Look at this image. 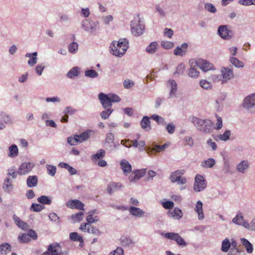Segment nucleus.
<instances>
[{
    "label": "nucleus",
    "instance_id": "f257e3e1",
    "mask_svg": "<svg viewBox=\"0 0 255 255\" xmlns=\"http://www.w3.org/2000/svg\"><path fill=\"white\" fill-rule=\"evenodd\" d=\"M189 120L198 130L205 133H210L213 130V123L210 120H203L192 116L189 118Z\"/></svg>",
    "mask_w": 255,
    "mask_h": 255
},
{
    "label": "nucleus",
    "instance_id": "f03ea898",
    "mask_svg": "<svg viewBox=\"0 0 255 255\" xmlns=\"http://www.w3.org/2000/svg\"><path fill=\"white\" fill-rule=\"evenodd\" d=\"M128 48V41L126 38L120 39L117 41H113L110 45L113 54L118 57H122Z\"/></svg>",
    "mask_w": 255,
    "mask_h": 255
},
{
    "label": "nucleus",
    "instance_id": "7ed1b4c3",
    "mask_svg": "<svg viewBox=\"0 0 255 255\" xmlns=\"http://www.w3.org/2000/svg\"><path fill=\"white\" fill-rule=\"evenodd\" d=\"M130 27L132 34L136 36L143 34L144 26L141 23L139 15L134 17L130 23Z\"/></svg>",
    "mask_w": 255,
    "mask_h": 255
},
{
    "label": "nucleus",
    "instance_id": "20e7f679",
    "mask_svg": "<svg viewBox=\"0 0 255 255\" xmlns=\"http://www.w3.org/2000/svg\"><path fill=\"white\" fill-rule=\"evenodd\" d=\"M82 28L86 32L96 35L99 30V22L91 20L89 19H85L81 22Z\"/></svg>",
    "mask_w": 255,
    "mask_h": 255
},
{
    "label": "nucleus",
    "instance_id": "39448f33",
    "mask_svg": "<svg viewBox=\"0 0 255 255\" xmlns=\"http://www.w3.org/2000/svg\"><path fill=\"white\" fill-rule=\"evenodd\" d=\"M243 107L247 112L255 113V93L247 96L244 100Z\"/></svg>",
    "mask_w": 255,
    "mask_h": 255
},
{
    "label": "nucleus",
    "instance_id": "423d86ee",
    "mask_svg": "<svg viewBox=\"0 0 255 255\" xmlns=\"http://www.w3.org/2000/svg\"><path fill=\"white\" fill-rule=\"evenodd\" d=\"M217 33L224 40H230L233 36L232 30L228 29L227 25L219 26L217 30Z\"/></svg>",
    "mask_w": 255,
    "mask_h": 255
},
{
    "label": "nucleus",
    "instance_id": "0eeeda50",
    "mask_svg": "<svg viewBox=\"0 0 255 255\" xmlns=\"http://www.w3.org/2000/svg\"><path fill=\"white\" fill-rule=\"evenodd\" d=\"M206 187L205 179L201 175L197 174L195 178L193 189L195 191L200 192Z\"/></svg>",
    "mask_w": 255,
    "mask_h": 255
},
{
    "label": "nucleus",
    "instance_id": "6e6552de",
    "mask_svg": "<svg viewBox=\"0 0 255 255\" xmlns=\"http://www.w3.org/2000/svg\"><path fill=\"white\" fill-rule=\"evenodd\" d=\"M222 84L227 83L234 77L233 69L231 67H222L221 70Z\"/></svg>",
    "mask_w": 255,
    "mask_h": 255
},
{
    "label": "nucleus",
    "instance_id": "1a4fd4ad",
    "mask_svg": "<svg viewBox=\"0 0 255 255\" xmlns=\"http://www.w3.org/2000/svg\"><path fill=\"white\" fill-rule=\"evenodd\" d=\"M164 237L166 239L175 241L179 246L185 247L187 245L184 239L177 233H167L164 234Z\"/></svg>",
    "mask_w": 255,
    "mask_h": 255
},
{
    "label": "nucleus",
    "instance_id": "9d476101",
    "mask_svg": "<svg viewBox=\"0 0 255 255\" xmlns=\"http://www.w3.org/2000/svg\"><path fill=\"white\" fill-rule=\"evenodd\" d=\"M195 65L204 72L214 70L213 64L206 60L200 59L195 61Z\"/></svg>",
    "mask_w": 255,
    "mask_h": 255
},
{
    "label": "nucleus",
    "instance_id": "9b49d317",
    "mask_svg": "<svg viewBox=\"0 0 255 255\" xmlns=\"http://www.w3.org/2000/svg\"><path fill=\"white\" fill-rule=\"evenodd\" d=\"M33 163L28 162H25L22 163L18 168L17 173L19 175H25L29 173L34 167Z\"/></svg>",
    "mask_w": 255,
    "mask_h": 255
},
{
    "label": "nucleus",
    "instance_id": "f8f14e48",
    "mask_svg": "<svg viewBox=\"0 0 255 255\" xmlns=\"http://www.w3.org/2000/svg\"><path fill=\"white\" fill-rule=\"evenodd\" d=\"M232 222L237 225L243 226L245 228H249V223L245 221L244 217L240 212L238 213L233 219Z\"/></svg>",
    "mask_w": 255,
    "mask_h": 255
},
{
    "label": "nucleus",
    "instance_id": "ddd939ff",
    "mask_svg": "<svg viewBox=\"0 0 255 255\" xmlns=\"http://www.w3.org/2000/svg\"><path fill=\"white\" fill-rule=\"evenodd\" d=\"M99 99L104 109L111 108L112 103L109 98V96L103 93H101L99 95Z\"/></svg>",
    "mask_w": 255,
    "mask_h": 255
},
{
    "label": "nucleus",
    "instance_id": "4468645a",
    "mask_svg": "<svg viewBox=\"0 0 255 255\" xmlns=\"http://www.w3.org/2000/svg\"><path fill=\"white\" fill-rule=\"evenodd\" d=\"M67 207L71 209H77L79 210H84V204L80 201L75 199L68 201L66 203Z\"/></svg>",
    "mask_w": 255,
    "mask_h": 255
},
{
    "label": "nucleus",
    "instance_id": "2eb2a0df",
    "mask_svg": "<svg viewBox=\"0 0 255 255\" xmlns=\"http://www.w3.org/2000/svg\"><path fill=\"white\" fill-rule=\"evenodd\" d=\"M121 167L125 175H127L131 172V165L129 162L126 159L121 160Z\"/></svg>",
    "mask_w": 255,
    "mask_h": 255
},
{
    "label": "nucleus",
    "instance_id": "dca6fc26",
    "mask_svg": "<svg viewBox=\"0 0 255 255\" xmlns=\"http://www.w3.org/2000/svg\"><path fill=\"white\" fill-rule=\"evenodd\" d=\"M188 44L187 43H183L181 44V46L177 47L174 50V54L176 56H183L186 54Z\"/></svg>",
    "mask_w": 255,
    "mask_h": 255
},
{
    "label": "nucleus",
    "instance_id": "f3484780",
    "mask_svg": "<svg viewBox=\"0 0 255 255\" xmlns=\"http://www.w3.org/2000/svg\"><path fill=\"white\" fill-rule=\"evenodd\" d=\"M190 68L188 71V76L191 78H197L199 77L200 72L197 70L195 62L190 61Z\"/></svg>",
    "mask_w": 255,
    "mask_h": 255
},
{
    "label": "nucleus",
    "instance_id": "a211bd4d",
    "mask_svg": "<svg viewBox=\"0 0 255 255\" xmlns=\"http://www.w3.org/2000/svg\"><path fill=\"white\" fill-rule=\"evenodd\" d=\"M168 86L170 88L169 93V98L173 99L176 96L177 93V84L173 80H170L167 83Z\"/></svg>",
    "mask_w": 255,
    "mask_h": 255
},
{
    "label": "nucleus",
    "instance_id": "6ab92c4d",
    "mask_svg": "<svg viewBox=\"0 0 255 255\" xmlns=\"http://www.w3.org/2000/svg\"><path fill=\"white\" fill-rule=\"evenodd\" d=\"M249 167V162L248 160H244L237 165L236 170L239 172L244 173L248 170Z\"/></svg>",
    "mask_w": 255,
    "mask_h": 255
},
{
    "label": "nucleus",
    "instance_id": "aec40b11",
    "mask_svg": "<svg viewBox=\"0 0 255 255\" xmlns=\"http://www.w3.org/2000/svg\"><path fill=\"white\" fill-rule=\"evenodd\" d=\"M128 211L130 215L137 218L143 217L145 213L142 209L133 206L130 207Z\"/></svg>",
    "mask_w": 255,
    "mask_h": 255
},
{
    "label": "nucleus",
    "instance_id": "412c9836",
    "mask_svg": "<svg viewBox=\"0 0 255 255\" xmlns=\"http://www.w3.org/2000/svg\"><path fill=\"white\" fill-rule=\"evenodd\" d=\"M167 214L169 217L173 218L176 220H179L183 217L182 210L177 207L175 208L173 211H168Z\"/></svg>",
    "mask_w": 255,
    "mask_h": 255
},
{
    "label": "nucleus",
    "instance_id": "4be33fe9",
    "mask_svg": "<svg viewBox=\"0 0 255 255\" xmlns=\"http://www.w3.org/2000/svg\"><path fill=\"white\" fill-rule=\"evenodd\" d=\"M122 185L120 182H110L108 185L107 191L110 194L122 188Z\"/></svg>",
    "mask_w": 255,
    "mask_h": 255
},
{
    "label": "nucleus",
    "instance_id": "5701e85b",
    "mask_svg": "<svg viewBox=\"0 0 255 255\" xmlns=\"http://www.w3.org/2000/svg\"><path fill=\"white\" fill-rule=\"evenodd\" d=\"M195 211L198 214V219L200 220H203L204 215L203 210V203L201 201H198L196 203Z\"/></svg>",
    "mask_w": 255,
    "mask_h": 255
},
{
    "label": "nucleus",
    "instance_id": "b1692460",
    "mask_svg": "<svg viewBox=\"0 0 255 255\" xmlns=\"http://www.w3.org/2000/svg\"><path fill=\"white\" fill-rule=\"evenodd\" d=\"M166 146V144H164L162 145H155L152 148L148 147L146 149H145V150L147 151L148 154H152L154 152H159L164 150Z\"/></svg>",
    "mask_w": 255,
    "mask_h": 255
},
{
    "label": "nucleus",
    "instance_id": "393cba45",
    "mask_svg": "<svg viewBox=\"0 0 255 255\" xmlns=\"http://www.w3.org/2000/svg\"><path fill=\"white\" fill-rule=\"evenodd\" d=\"M12 219L13 220L15 224L19 228L22 230H26L28 228L27 224L22 221L18 216L16 215H13L12 217Z\"/></svg>",
    "mask_w": 255,
    "mask_h": 255
},
{
    "label": "nucleus",
    "instance_id": "a878e982",
    "mask_svg": "<svg viewBox=\"0 0 255 255\" xmlns=\"http://www.w3.org/2000/svg\"><path fill=\"white\" fill-rule=\"evenodd\" d=\"M37 53L36 52L33 53H27L25 54L26 57L30 58L28 60L27 63L30 66H33L37 63Z\"/></svg>",
    "mask_w": 255,
    "mask_h": 255
},
{
    "label": "nucleus",
    "instance_id": "bb28decb",
    "mask_svg": "<svg viewBox=\"0 0 255 255\" xmlns=\"http://www.w3.org/2000/svg\"><path fill=\"white\" fill-rule=\"evenodd\" d=\"M0 121L2 122L5 125H12L13 124V120L11 117L4 112L0 113Z\"/></svg>",
    "mask_w": 255,
    "mask_h": 255
},
{
    "label": "nucleus",
    "instance_id": "cd10ccee",
    "mask_svg": "<svg viewBox=\"0 0 255 255\" xmlns=\"http://www.w3.org/2000/svg\"><path fill=\"white\" fill-rule=\"evenodd\" d=\"M140 126L145 131L150 130L151 129V126L149 118L147 116H144L140 122Z\"/></svg>",
    "mask_w": 255,
    "mask_h": 255
},
{
    "label": "nucleus",
    "instance_id": "c85d7f7f",
    "mask_svg": "<svg viewBox=\"0 0 255 255\" xmlns=\"http://www.w3.org/2000/svg\"><path fill=\"white\" fill-rule=\"evenodd\" d=\"M11 251V246L7 243H2L0 245V255H6Z\"/></svg>",
    "mask_w": 255,
    "mask_h": 255
},
{
    "label": "nucleus",
    "instance_id": "c756f323",
    "mask_svg": "<svg viewBox=\"0 0 255 255\" xmlns=\"http://www.w3.org/2000/svg\"><path fill=\"white\" fill-rule=\"evenodd\" d=\"M8 156L10 158H15L18 155V149L16 144H12L8 148Z\"/></svg>",
    "mask_w": 255,
    "mask_h": 255
},
{
    "label": "nucleus",
    "instance_id": "7c9ffc66",
    "mask_svg": "<svg viewBox=\"0 0 255 255\" xmlns=\"http://www.w3.org/2000/svg\"><path fill=\"white\" fill-rule=\"evenodd\" d=\"M69 237L71 240L73 241H77L80 242L79 246H83V239L82 236H80L76 232H73L70 234Z\"/></svg>",
    "mask_w": 255,
    "mask_h": 255
},
{
    "label": "nucleus",
    "instance_id": "2f4dec72",
    "mask_svg": "<svg viewBox=\"0 0 255 255\" xmlns=\"http://www.w3.org/2000/svg\"><path fill=\"white\" fill-rule=\"evenodd\" d=\"M241 241L243 245L245 247L246 251L249 254H251L253 251V246L252 244L246 239L241 238Z\"/></svg>",
    "mask_w": 255,
    "mask_h": 255
},
{
    "label": "nucleus",
    "instance_id": "473e14b6",
    "mask_svg": "<svg viewBox=\"0 0 255 255\" xmlns=\"http://www.w3.org/2000/svg\"><path fill=\"white\" fill-rule=\"evenodd\" d=\"M37 182V177L35 175L29 176L26 181L27 185L29 188L36 186Z\"/></svg>",
    "mask_w": 255,
    "mask_h": 255
},
{
    "label": "nucleus",
    "instance_id": "72a5a7b5",
    "mask_svg": "<svg viewBox=\"0 0 255 255\" xmlns=\"http://www.w3.org/2000/svg\"><path fill=\"white\" fill-rule=\"evenodd\" d=\"M91 132V130H88L80 134H76V137L78 138L79 143H81L89 138Z\"/></svg>",
    "mask_w": 255,
    "mask_h": 255
},
{
    "label": "nucleus",
    "instance_id": "f704fd0d",
    "mask_svg": "<svg viewBox=\"0 0 255 255\" xmlns=\"http://www.w3.org/2000/svg\"><path fill=\"white\" fill-rule=\"evenodd\" d=\"M56 246L53 245H50L48 246L47 251L44 252L43 255H59V253L56 249Z\"/></svg>",
    "mask_w": 255,
    "mask_h": 255
},
{
    "label": "nucleus",
    "instance_id": "c9c22d12",
    "mask_svg": "<svg viewBox=\"0 0 255 255\" xmlns=\"http://www.w3.org/2000/svg\"><path fill=\"white\" fill-rule=\"evenodd\" d=\"M184 173L183 170H176L173 172H172L170 176V180L171 182H176L181 176V175Z\"/></svg>",
    "mask_w": 255,
    "mask_h": 255
},
{
    "label": "nucleus",
    "instance_id": "e433bc0d",
    "mask_svg": "<svg viewBox=\"0 0 255 255\" xmlns=\"http://www.w3.org/2000/svg\"><path fill=\"white\" fill-rule=\"evenodd\" d=\"M223 170L225 173L232 174L233 172L231 170V165L229 159L224 157Z\"/></svg>",
    "mask_w": 255,
    "mask_h": 255
},
{
    "label": "nucleus",
    "instance_id": "4c0bfd02",
    "mask_svg": "<svg viewBox=\"0 0 255 255\" xmlns=\"http://www.w3.org/2000/svg\"><path fill=\"white\" fill-rule=\"evenodd\" d=\"M80 74V68L78 67L72 68L67 73V76L72 79L75 77L78 76Z\"/></svg>",
    "mask_w": 255,
    "mask_h": 255
},
{
    "label": "nucleus",
    "instance_id": "58836bf2",
    "mask_svg": "<svg viewBox=\"0 0 255 255\" xmlns=\"http://www.w3.org/2000/svg\"><path fill=\"white\" fill-rule=\"evenodd\" d=\"M215 164V160L214 159L210 158L207 160H204L201 163V166L205 168H212Z\"/></svg>",
    "mask_w": 255,
    "mask_h": 255
},
{
    "label": "nucleus",
    "instance_id": "ea45409f",
    "mask_svg": "<svg viewBox=\"0 0 255 255\" xmlns=\"http://www.w3.org/2000/svg\"><path fill=\"white\" fill-rule=\"evenodd\" d=\"M158 44L156 42H151L148 46L146 48V52L149 54H153L155 52Z\"/></svg>",
    "mask_w": 255,
    "mask_h": 255
},
{
    "label": "nucleus",
    "instance_id": "a19ab883",
    "mask_svg": "<svg viewBox=\"0 0 255 255\" xmlns=\"http://www.w3.org/2000/svg\"><path fill=\"white\" fill-rule=\"evenodd\" d=\"M230 248V241L229 239L226 238L222 241L221 250L222 252L227 253Z\"/></svg>",
    "mask_w": 255,
    "mask_h": 255
},
{
    "label": "nucleus",
    "instance_id": "79ce46f5",
    "mask_svg": "<svg viewBox=\"0 0 255 255\" xmlns=\"http://www.w3.org/2000/svg\"><path fill=\"white\" fill-rule=\"evenodd\" d=\"M230 62L236 67L242 68L244 66L243 62L239 60L238 58L232 57L230 58Z\"/></svg>",
    "mask_w": 255,
    "mask_h": 255
},
{
    "label": "nucleus",
    "instance_id": "37998d69",
    "mask_svg": "<svg viewBox=\"0 0 255 255\" xmlns=\"http://www.w3.org/2000/svg\"><path fill=\"white\" fill-rule=\"evenodd\" d=\"M39 203L42 204L50 205L52 203L51 199L48 196L42 195L37 199Z\"/></svg>",
    "mask_w": 255,
    "mask_h": 255
},
{
    "label": "nucleus",
    "instance_id": "c03bdc74",
    "mask_svg": "<svg viewBox=\"0 0 255 255\" xmlns=\"http://www.w3.org/2000/svg\"><path fill=\"white\" fill-rule=\"evenodd\" d=\"M105 154L106 152L105 150L100 149L98 150L96 154H94L92 156V158L93 160H97L105 157Z\"/></svg>",
    "mask_w": 255,
    "mask_h": 255
},
{
    "label": "nucleus",
    "instance_id": "a18cd8bd",
    "mask_svg": "<svg viewBox=\"0 0 255 255\" xmlns=\"http://www.w3.org/2000/svg\"><path fill=\"white\" fill-rule=\"evenodd\" d=\"M204 8L206 11L211 13H215L217 11L215 5L210 2H206L205 3Z\"/></svg>",
    "mask_w": 255,
    "mask_h": 255
},
{
    "label": "nucleus",
    "instance_id": "49530a36",
    "mask_svg": "<svg viewBox=\"0 0 255 255\" xmlns=\"http://www.w3.org/2000/svg\"><path fill=\"white\" fill-rule=\"evenodd\" d=\"M2 188L6 192H9L10 189L12 188V185L9 178H6L4 180Z\"/></svg>",
    "mask_w": 255,
    "mask_h": 255
},
{
    "label": "nucleus",
    "instance_id": "de8ad7c7",
    "mask_svg": "<svg viewBox=\"0 0 255 255\" xmlns=\"http://www.w3.org/2000/svg\"><path fill=\"white\" fill-rule=\"evenodd\" d=\"M84 213L83 212H79L77 214H72L70 218L74 222H78L83 219V216Z\"/></svg>",
    "mask_w": 255,
    "mask_h": 255
},
{
    "label": "nucleus",
    "instance_id": "09e8293b",
    "mask_svg": "<svg viewBox=\"0 0 255 255\" xmlns=\"http://www.w3.org/2000/svg\"><path fill=\"white\" fill-rule=\"evenodd\" d=\"M231 136V131L230 130H226L223 134L218 135V138L222 141H227L229 139Z\"/></svg>",
    "mask_w": 255,
    "mask_h": 255
},
{
    "label": "nucleus",
    "instance_id": "8fccbe9b",
    "mask_svg": "<svg viewBox=\"0 0 255 255\" xmlns=\"http://www.w3.org/2000/svg\"><path fill=\"white\" fill-rule=\"evenodd\" d=\"M121 243L122 246L127 247L130 245H133L134 243L130 238L122 237L121 239Z\"/></svg>",
    "mask_w": 255,
    "mask_h": 255
},
{
    "label": "nucleus",
    "instance_id": "3c124183",
    "mask_svg": "<svg viewBox=\"0 0 255 255\" xmlns=\"http://www.w3.org/2000/svg\"><path fill=\"white\" fill-rule=\"evenodd\" d=\"M87 232L90 234H92L97 236H99L101 234V232L98 228L94 227V226L90 225H89L87 228Z\"/></svg>",
    "mask_w": 255,
    "mask_h": 255
},
{
    "label": "nucleus",
    "instance_id": "603ef678",
    "mask_svg": "<svg viewBox=\"0 0 255 255\" xmlns=\"http://www.w3.org/2000/svg\"><path fill=\"white\" fill-rule=\"evenodd\" d=\"M19 242L21 243H26L30 241V239L27 234H19L18 237Z\"/></svg>",
    "mask_w": 255,
    "mask_h": 255
},
{
    "label": "nucleus",
    "instance_id": "864d4df0",
    "mask_svg": "<svg viewBox=\"0 0 255 255\" xmlns=\"http://www.w3.org/2000/svg\"><path fill=\"white\" fill-rule=\"evenodd\" d=\"M113 112V110L111 108L105 109V111H102L100 113V115L102 119L106 120L109 118Z\"/></svg>",
    "mask_w": 255,
    "mask_h": 255
},
{
    "label": "nucleus",
    "instance_id": "5fc2aeb1",
    "mask_svg": "<svg viewBox=\"0 0 255 255\" xmlns=\"http://www.w3.org/2000/svg\"><path fill=\"white\" fill-rule=\"evenodd\" d=\"M78 48V44L77 42H73L68 46L69 51L73 54L76 53Z\"/></svg>",
    "mask_w": 255,
    "mask_h": 255
},
{
    "label": "nucleus",
    "instance_id": "6e6d98bb",
    "mask_svg": "<svg viewBox=\"0 0 255 255\" xmlns=\"http://www.w3.org/2000/svg\"><path fill=\"white\" fill-rule=\"evenodd\" d=\"M46 167L47 170V173L52 176H54L56 172V166L50 164H47Z\"/></svg>",
    "mask_w": 255,
    "mask_h": 255
},
{
    "label": "nucleus",
    "instance_id": "4d7b16f0",
    "mask_svg": "<svg viewBox=\"0 0 255 255\" xmlns=\"http://www.w3.org/2000/svg\"><path fill=\"white\" fill-rule=\"evenodd\" d=\"M85 75L86 77L94 78L98 76V73L94 70H87L85 72Z\"/></svg>",
    "mask_w": 255,
    "mask_h": 255
},
{
    "label": "nucleus",
    "instance_id": "13d9d810",
    "mask_svg": "<svg viewBox=\"0 0 255 255\" xmlns=\"http://www.w3.org/2000/svg\"><path fill=\"white\" fill-rule=\"evenodd\" d=\"M151 118L155 121L158 124L162 125H164L165 124L164 119L158 115H153L151 116Z\"/></svg>",
    "mask_w": 255,
    "mask_h": 255
},
{
    "label": "nucleus",
    "instance_id": "bf43d9fd",
    "mask_svg": "<svg viewBox=\"0 0 255 255\" xmlns=\"http://www.w3.org/2000/svg\"><path fill=\"white\" fill-rule=\"evenodd\" d=\"M44 208V207L40 204L32 203L30 207V210L34 212H39L41 211Z\"/></svg>",
    "mask_w": 255,
    "mask_h": 255
},
{
    "label": "nucleus",
    "instance_id": "052dcab7",
    "mask_svg": "<svg viewBox=\"0 0 255 255\" xmlns=\"http://www.w3.org/2000/svg\"><path fill=\"white\" fill-rule=\"evenodd\" d=\"M238 3L246 6L255 5V0H239Z\"/></svg>",
    "mask_w": 255,
    "mask_h": 255
},
{
    "label": "nucleus",
    "instance_id": "680f3d73",
    "mask_svg": "<svg viewBox=\"0 0 255 255\" xmlns=\"http://www.w3.org/2000/svg\"><path fill=\"white\" fill-rule=\"evenodd\" d=\"M185 70V65L183 63H181L177 67L176 72L174 73V74L182 75L184 73Z\"/></svg>",
    "mask_w": 255,
    "mask_h": 255
},
{
    "label": "nucleus",
    "instance_id": "e2e57ef3",
    "mask_svg": "<svg viewBox=\"0 0 255 255\" xmlns=\"http://www.w3.org/2000/svg\"><path fill=\"white\" fill-rule=\"evenodd\" d=\"M67 142L71 145H75L79 143L78 138L75 135L73 137L70 136L67 138Z\"/></svg>",
    "mask_w": 255,
    "mask_h": 255
},
{
    "label": "nucleus",
    "instance_id": "0e129e2a",
    "mask_svg": "<svg viewBox=\"0 0 255 255\" xmlns=\"http://www.w3.org/2000/svg\"><path fill=\"white\" fill-rule=\"evenodd\" d=\"M109 255H124V251L122 248L119 247L112 251Z\"/></svg>",
    "mask_w": 255,
    "mask_h": 255
},
{
    "label": "nucleus",
    "instance_id": "69168bd1",
    "mask_svg": "<svg viewBox=\"0 0 255 255\" xmlns=\"http://www.w3.org/2000/svg\"><path fill=\"white\" fill-rule=\"evenodd\" d=\"M86 221L88 222L87 223H88V224L94 223L99 221V218L97 216L93 217V215H92V214H89L86 218Z\"/></svg>",
    "mask_w": 255,
    "mask_h": 255
},
{
    "label": "nucleus",
    "instance_id": "338daca9",
    "mask_svg": "<svg viewBox=\"0 0 255 255\" xmlns=\"http://www.w3.org/2000/svg\"><path fill=\"white\" fill-rule=\"evenodd\" d=\"M161 45L166 49H169L173 47L174 43L171 41H163L161 43Z\"/></svg>",
    "mask_w": 255,
    "mask_h": 255
},
{
    "label": "nucleus",
    "instance_id": "774afa93",
    "mask_svg": "<svg viewBox=\"0 0 255 255\" xmlns=\"http://www.w3.org/2000/svg\"><path fill=\"white\" fill-rule=\"evenodd\" d=\"M200 85L204 89H210L212 86L210 82L205 80H202L200 81Z\"/></svg>",
    "mask_w": 255,
    "mask_h": 255
}]
</instances>
